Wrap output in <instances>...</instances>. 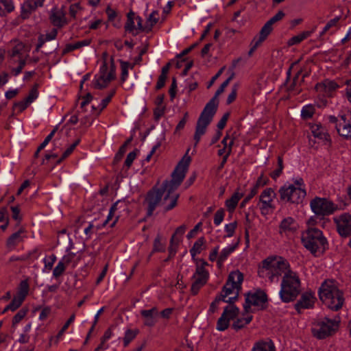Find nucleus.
Listing matches in <instances>:
<instances>
[{
  "mask_svg": "<svg viewBox=\"0 0 351 351\" xmlns=\"http://www.w3.org/2000/svg\"><path fill=\"white\" fill-rule=\"evenodd\" d=\"M234 74L232 73V75L221 84L214 97L206 104L203 111L201 112L195 127V132L194 134V140L195 141V145H197L201 136L206 132V128L212 121L217 112L219 104L217 97L224 91L225 88L229 84L230 82L234 77Z\"/></svg>",
  "mask_w": 351,
  "mask_h": 351,
  "instance_id": "f03ea898",
  "label": "nucleus"
},
{
  "mask_svg": "<svg viewBox=\"0 0 351 351\" xmlns=\"http://www.w3.org/2000/svg\"><path fill=\"white\" fill-rule=\"evenodd\" d=\"M118 204H119V202H117L112 204V206H111V208L110 209L109 214H108V216L107 217V219L105 221H104V222L101 225L98 224L97 226V229H99V228L106 226V224L108 223V221L114 216V211L117 210V206Z\"/></svg>",
  "mask_w": 351,
  "mask_h": 351,
  "instance_id": "79ce46f5",
  "label": "nucleus"
},
{
  "mask_svg": "<svg viewBox=\"0 0 351 351\" xmlns=\"http://www.w3.org/2000/svg\"><path fill=\"white\" fill-rule=\"evenodd\" d=\"M252 351H275V347L271 341H261L254 344Z\"/></svg>",
  "mask_w": 351,
  "mask_h": 351,
  "instance_id": "a878e982",
  "label": "nucleus"
},
{
  "mask_svg": "<svg viewBox=\"0 0 351 351\" xmlns=\"http://www.w3.org/2000/svg\"><path fill=\"white\" fill-rule=\"evenodd\" d=\"M14 6L11 0H0V16H3L6 12L14 10Z\"/></svg>",
  "mask_w": 351,
  "mask_h": 351,
  "instance_id": "473e14b6",
  "label": "nucleus"
},
{
  "mask_svg": "<svg viewBox=\"0 0 351 351\" xmlns=\"http://www.w3.org/2000/svg\"><path fill=\"white\" fill-rule=\"evenodd\" d=\"M338 134L345 138H351V124L346 122V115L340 117V121L335 125Z\"/></svg>",
  "mask_w": 351,
  "mask_h": 351,
  "instance_id": "412c9836",
  "label": "nucleus"
},
{
  "mask_svg": "<svg viewBox=\"0 0 351 351\" xmlns=\"http://www.w3.org/2000/svg\"><path fill=\"white\" fill-rule=\"evenodd\" d=\"M138 149H136L133 152H130L125 160V165L129 168L131 167L134 160L136 158V154L138 152Z\"/></svg>",
  "mask_w": 351,
  "mask_h": 351,
  "instance_id": "3c124183",
  "label": "nucleus"
},
{
  "mask_svg": "<svg viewBox=\"0 0 351 351\" xmlns=\"http://www.w3.org/2000/svg\"><path fill=\"white\" fill-rule=\"evenodd\" d=\"M29 291V283L27 282V280H22L19 287V291L17 292L18 296H20L23 298H25L27 295L28 294Z\"/></svg>",
  "mask_w": 351,
  "mask_h": 351,
  "instance_id": "4c0bfd02",
  "label": "nucleus"
},
{
  "mask_svg": "<svg viewBox=\"0 0 351 351\" xmlns=\"http://www.w3.org/2000/svg\"><path fill=\"white\" fill-rule=\"evenodd\" d=\"M315 298L311 293L306 292L301 295L300 299L295 305V309L300 312V308H309L313 306Z\"/></svg>",
  "mask_w": 351,
  "mask_h": 351,
  "instance_id": "4be33fe9",
  "label": "nucleus"
},
{
  "mask_svg": "<svg viewBox=\"0 0 351 351\" xmlns=\"http://www.w3.org/2000/svg\"><path fill=\"white\" fill-rule=\"evenodd\" d=\"M300 292V281L295 273L289 270L282 278L280 296L282 302H289L296 299Z\"/></svg>",
  "mask_w": 351,
  "mask_h": 351,
  "instance_id": "423d86ee",
  "label": "nucleus"
},
{
  "mask_svg": "<svg viewBox=\"0 0 351 351\" xmlns=\"http://www.w3.org/2000/svg\"><path fill=\"white\" fill-rule=\"evenodd\" d=\"M302 242L304 246L313 254L317 252L323 253L327 245V241L323 236L322 232L315 228H309L302 234Z\"/></svg>",
  "mask_w": 351,
  "mask_h": 351,
  "instance_id": "0eeeda50",
  "label": "nucleus"
},
{
  "mask_svg": "<svg viewBox=\"0 0 351 351\" xmlns=\"http://www.w3.org/2000/svg\"><path fill=\"white\" fill-rule=\"evenodd\" d=\"M66 269V267L60 262L56 265L53 271V276L55 278H58L63 274Z\"/></svg>",
  "mask_w": 351,
  "mask_h": 351,
  "instance_id": "864d4df0",
  "label": "nucleus"
},
{
  "mask_svg": "<svg viewBox=\"0 0 351 351\" xmlns=\"http://www.w3.org/2000/svg\"><path fill=\"white\" fill-rule=\"evenodd\" d=\"M224 210L223 208L219 209L215 214L214 217V223L216 226L219 225L222 221L223 220L224 217Z\"/></svg>",
  "mask_w": 351,
  "mask_h": 351,
  "instance_id": "5fc2aeb1",
  "label": "nucleus"
},
{
  "mask_svg": "<svg viewBox=\"0 0 351 351\" xmlns=\"http://www.w3.org/2000/svg\"><path fill=\"white\" fill-rule=\"evenodd\" d=\"M285 14L283 11L279 10L273 17H271L261 28L258 38L255 37L252 41L251 42V48L248 52V55L251 56L254 51L257 49V47L267 38V36L271 32L273 28L272 25L282 20L285 16Z\"/></svg>",
  "mask_w": 351,
  "mask_h": 351,
  "instance_id": "1a4fd4ad",
  "label": "nucleus"
},
{
  "mask_svg": "<svg viewBox=\"0 0 351 351\" xmlns=\"http://www.w3.org/2000/svg\"><path fill=\"white\" fill-rule=\"evenodd\" d=\"M38 8V5L33 0L26 1L22 6V16L23 19L28 17V16Z\"/></svg>",
  "mask_w": 351,
  "mask_h": 351,
  "instance_id": "bb28decb",
  "label": "nucleus"
},
{
  "mask_svg": "<svg viewBox=\"0 0 351 351\" xmlns=\"http://www.w3.org/2000/svg\"><path fill=\"white\" fill-rule=\"evenodd\" d=\"M315 113V108L312 106H306L302 110L301 115L303 119L311 118Z\"/></svg>",
  "mask_w": 351,
  "mask_h": 351,
  "instance_id": "49530a36",
  "label": "nucleus"
},
{
  "mask_svg": "<svg viewBox=\"0 0 351 351\" xmlns=\"http://www.w3.org/2000/svg\"><path fill=\"white\" fill-rule=\"evenodd\" d=\"M139 330L138 329L130 330L128 329L125 331V336L123 338V345L127 347L129 343L136 337L138 334Z\"/></svg>",
  "mask_w": 351,
  "mask_h": 351,
  "instance_id": "e433bc0d",
  "label": "nucleus"
},
{
  "mask_svg": "<svg viewBox=\"0 0 351 351\" xmlns=\"http://www.w3.org/2000/svg\"><path fill=\"white\" fill-rule=\"evenodd\" d=\"M165 106H157L154 110V117L156 121H158L165 114Z\"/></svg>",
  "mask_w": 351,
  "mask_h": 351,
  "instance_id": "4d7b16f0",
  "label": "nucleus"
},
{
  "mask_svg": "<svg viewBox=\"0 0 351 351\" xmlns=\"http://www.w3.org/2000/svg\"><path fill=\"white\" fill-rule=\"evenodd\" d=\"M337 88L338 85L335 82L328 80L317 83L315 86L316 91L322 93L324 96H330L331 93Z\"/></svg>",
  "mask_w": 351,
  "mask_h": 351,
  "instance_id": "aec40b11",
  "label": "nucleus"
},
{
  "mask_svg": "<svg viewBox=\"0 0 351 351\" xmlns=\"http://www.w3.org/2000/svg\"><path fill=\"white\" fill-rule=\"evenodd\" d=\"M80 3H76L74 4L71 5L69 8V14L71 16L73 19L76 18V14L77 12V10H80Z\"/></svg>",
  "mask_w": 351,
  "mask_h": 351,
  "instance_id": "680f3d73",
  "label": "nucleus"
},
{
  "mask_svg": "<svg viewBox=\"0 0 351 351\" xmlns=\"http://www.w3.org/2000/svg\"><path fill=\"white\" fill-rule=\"evenodd\" d=\"M319 297L322 302L332 311L339 310L344 302L343 293L333 280H326L319 289Z\"/></svg>",
  "mask_w": 351,
  "mask_h": 351,
  "instance_id": "7ed1b4c3",
  "label": "nucleus"
},
{
  "mask_svg": "<svg viewBox=\"0 0 351 351\" xmlns=\"http://www.w3.org/2000/svg\"><path fill=\"white\" fill-rule=\"evenodd\" d=\"M340 19V16H337L333 19L330 20L327 24L324 27L322 32H321V36L324 35L326 32H328L331 27L337 25V23Z\"/></svg>",
  "mask_w": 351,
  "mask_h": 351,
  "instance_id": "8fccbe9b",
  "label": "nucleus"
},
{
  "mask_svg": "<svg viewBox=\"0 0 351 351\" xmlns=\"http://www.w3.org/2000/svg\"><path fill=\"white\" fill-rule=\"evenodd\" d=\"M205 243V239L204 237L199 238L194 243L192 248L190 250L191 256L194 258L195 256L199 254L202 250V246Z\"/></svg>",
  "mask_w": 351,
  "mask_h": 351,
  "instance_id": "c9c22d12",
  "label": "nucleus"
},
{
  "mask_svg": "<svg viewBox=\"0 0 351 351\" xmlns=\"http://www.w3.org/2000/svg\"><path fill=\"white\" fill-rule=\"evenodd\" d=\"M74 256L75 254L72 253L64 255L60 262L66 267L72 261Z\"/></svg>",
  "mask_w": 351,
  "mask_h": 351,
  "instance_id": "774afa93",
  "label": "nucleus"
},
{
  "mask_svg": "<svg viewBox=\"0 0 351 351\" xmlns=\"http://www.w3.org/2000/svg\"><path fill=\"white\" fill-rule=\"evenodd\" d=\"M283 168H284V166H283L282 157L279 156L278 157V168L275 171H274L273 172H271L270 173V176L273 179L276 180L282 173Z\"/></svg>",
  "mask_w": 351,
  "mask_h": 351,
  "instance_id": "ea45409f",
  "label": "nucleus"
},
{
  "mask_svg": "<svg viewBox=\"0 0 351 351\" xmlns=\"http://www.w3.org/2000/svg\"><path fill=\"white\" fill-rule=\"evenodd\" d=\"M24 232V228H21L17 232L11 234L6 241L7 247L10 250H13L19 242L22 241L21 234Z\"/></svg>",
  "mask_w": 351,
  "mask_h": 351,
  "instance_id": "b1692460",
  "label": "nucleus"
},
{
  "mask_svg": "<svg viewBox=\"0 0 351 351\" xmlns=\"http://www.w3.org/2000/svg\"><path fill=\"white\" fill-rule=\"evenodd\" d=\"M236 227H237L236 221L226 225L225 230L228 233V234H227L228 237L233 236L235 229H236Z\"/></svg>",
  "mask_w": 351,
  "mask_h": 351,
  "instance_id": "052dcab7",
  "label": "nucleus"
},
{
  "mask_svg": "<svg viewBox=\"0 0 351 351\" xmlns=\"http://www.w3.org/2000/svg\"><path fill=\"white\" fill-rule=\"evenodd\" d=\"M180 240L175 241V234H173L170 240V246L169 247V252L170 256H173L176 253V247Z\"/></svg>",
  "mask_w": 351,
  "mask_h": 351,
  "instance_id": "09e8293b",
  "label": "nucleus"
},
{
  "mask_svg": "<svg viewBox=\"0 0 351 351\" xmlns=\"http://www.w3.org/2000/svg\"><path fill=\"white\" fill-rule=\"evenodd\" d=\"M132 141V136L130 137L128 139H127L125 143L120 147L118 152L116 154L114 160H113V165L117 164L123 158L124 154L126 152V147L127 146L131 143Z\"/></svg>",
  "mask_w": 351,
  "mask_h": 351,
  "instance_id": "2f4dec72",
  "label": "nucleus"
},
{
  "mask_svg": "<svg viewBox=\"0 0 351 351\" xmlns=\"http://www.w3.org/2000/svg\"><path fill=\"white\" fill-rule=\"evenodd\" d=\"M199 261L202 262V265H197L196 271L194 275L193 276V278H205V279L208 280L209 274L208 272L204 268L205 266L208 265V263L203 259L199 260Z\"/></svg>",
  "mask_w": 351,
  "mask_h": 351,
  "instance_id": "7c9ffc66",
  "label": "nucleus"
},
{
  "mask_svg": "<svg viewBox=\"0 0 351 351\" xmlns=\"http://www.w3.org/2000/svg\"><path fill=\"white\" fill-rule=\"evenodd\" d=\"M339 234L346 237L351 234V215L344 213L334 218Z\"/></svg>",
  "mask_w": 351,
  "mask_h": 351,
  "instance_id": "dca6fc26",
  "label": "nucleus"
},
{
  "mask_svg": "<svg viewBox=\"0 0 351 351\" xmlns=\"http://www.w3.org/2000/svg\"><path fill=\"white\" fill-rule=\"evenodd\" d=\"M80 141V139H77L72 145H71L69 147H68L62 154L61 158L57 161V163L59 164L65 158H66L73 152L76 146L79 144Z\"/></svg>",
  "mask_w": 351,
  "mask_h": 351,
  "instance_id": "a19ab883",
  "label": "nucleus"
},
{
  "mask_svg": "<svg viewBox=\"0 0 351 351\" xmlns=\"http://www.w3.org/2000/svg\"><path fill=\"white\" fill-rule=\"evenodd\" d=\"M310 206L317 216L329 215L333 213L337 206L326 198L316 197L311 201Z\"/></svg>",
  "mask_w": 351,
  "mask_h": 351,
  "instance_id": "ddd939ff",
  "label": "nucleus"
},
{
  "mask_svg": "<svg viewBox=\"0 0 351 351\" xmlns=\"http://www.w3.org/2000/svg\"><path fill=\"white\" fill-rule=\"evenodd\" d=\"M49 20L53 25L59 28L62 27L67 23L65 18V13L62 10H60L56 8L51 10Z\"/></svg>",
  "mask_w": 351,
  "mask_h": 351,
  "instance_id": "6ab92c4d",
  "label": "nucleus"
},
{
  "mask_svg": "<svg viewBox=\"0 0 351 351\" xmlns=\"http://www.w3.org/2000/svg\"><path fill=\"white\" fill-rule=\"evenodd\" d=\"M268 179L267 178H264L263 174H261V176L258 178L256 184L253 186V188H256V190L258 191V189L260 186H263L267 183Z\"/></svg>",
  "mask_w": 351,
  "mask_h": 351,
  "instance_id": "e2e57ef3",
  "label": "nucleus"
},
{
  "mask_svg": "<svg viewBox=\"0 0 351 351\" xmlns=\"http://www.w3.org/2000/svg\"><path fill=\"white\" fill-rule=\"evenodd\" d=\"M121 68V81L124 82L128 75V67L130 66L129 62L120 60Z\"/></svg>",
  "mask_w": 351,
  "mask_h": 351,
  "instance_id": "a18cd8bd",
  "label": "nucleus"
},
{
  "mask_svg": "<svg viewBox=\"0 0 351 351\" xmlns=\"http://www.w3.org/2000/svg\"><path fill=\"white\" fill-rule=\"evenodd\" d=\"M114 94H115V90H112L108 96L101 101V102L100 104V106H101V110H102L104 108H105L106 107V106L110 101L112 97L114 96Z\"/></svg>",
  "mask_w": 351,
  "mask_h": 351,
  "instance_id": "0e129e2a",
  "label": "nucleus"
},
{
  "mask_svg": "<svg viewBox=\"0 0 351 351\" xmlns=\"http://www.w3.org/2000/svg\"><path fill=\"white\" fill-rule=\"evenodd\" d=\"M58 35V30L53 28L50 33L47 34L45 36L40 34L38 38V44L36 45L35 51L38 52L40 49L46 41L53 40Z\"/></svg>",
  "mask_w": 351,
  "mask_h": 351,
  "instance_id": "393cba45",
  "label": "nucleus"
},
{
  "mask_svg": "<svg viewBox=\"0 0 351 351\" xmlns=\"http://www.w3.org/2000/svg\"><path fill=\"white\" fill-rule=\"evenodd\" d=\"M289 269V263L281 256H269L263 261L262 268L258 270L261 277L267 276L271 282L275 277L285 274Z\"/></svg>",
  "mask_w": 351,
  "mask_h": 351,
  "instance_id": "39448f33",
  "label": "nucleus"
},
{
  "mask_svg": "<svg viewBox=\"0 0 351 351\" xmlns=\"http://www.w3.org/2000/svg\"><path fill=\"white\" fill-rule=\"evenodd\" d=\"M164 250V245L160 241V237L159 235H158L154 241V247H153V252H161Z\"/></svg>",
  "mask_w": 351,
  "mask_h": 351,
  "instance_id": "6e6d98bb",
  "label": "nucleus"
},
{
  "mask_svg": "<svg viewBox=\"0 0 351 351\" xmlns=\"http://www.w3.org/2000/svg\"><path fill=\"white\" fill-rule=\"evenodd\" d=\"M58 130V127H55L51 133L45 138L44 141L38 146V151H41L45 147V146L49 143V142L51 140L55 133Z\"/></svg>",
  "mask_w": 351,
  "mask_h": 351,
  "instance_id": "603ef678",
  "label": "nucleus"
},
{
  "mask_svg": "<svg viewBox=\"0 0 351 351\" xmlns=\"http://www.w3.org/2000/svg\"><path fill=\"white\" fill-rule=\"evenodd\" d=\"M239 313V309L235 305L225 307L223 313L217 322V329L219 331L226 330L230 326V320L234 319Z\"/></svg>",
  "mask_w": 351,
  "mask_h": 351,
  "instance_id": "4468645a",
  "label": "nucleus"
},
{
  "mask_svg": "<svg viewBox=\"0 0 351 351\" xmlns=\"http://www.w3.org/2000/svg\"><path fill=\"white\" fill-rule=\"evenodd\" d=\"M27 313V309L21 308L19 310L12 319V326L19 324L25 317Z\"/></svg>",
  "mask_w": 351,
  "mask_h": 351,
  "instance_id": "c03bdc74",
  "label": "nucleus"
},
{
  "mask_svg": "<svg viewBox=\"0 0 351 351\" xmlns=\"http://www.w3.org/2000/svg\"><path fill=\"white\" fill-rule=\"evenodd\" d=\"M158 12L157 11L152 12V13L149 14L146 22L147 30H149L150 32L153 26L158 23Z\"/></svg>",
  "mask_w": 351,
  "mask_h": 351,
  "instance_id": "58836bf2",
  "label": "nucleus"
},
{
  "mask_svg": "<svg viewBox=\"0 0 351 351\" xmlns=\"http://www.w3.org/2000/svg\"><path fill=\"white\" fill-rule=\"evenodd\" d=\"M177 88V81L176 77L172 78V82L169 90L171 100L173 101L176 97Z\"/></svg>",
  "mask_w": 351,
  "mask_h": 351,
  "instance_id": "13d9d810",
  "label": "nucleus"
},
{
  "mask_svg": "<svg viewBox=\"0 0 351 351\" xmlns=\"http://www.w3.org/2000/svg\"><path fill=\"white\" fill-rule=\"evenodd\" d=\"M243 281V275L241 271L236 270L230 272L219 295L222 301L229 303L230 305H234V302L238 299L239 291L241 290Z\"/></svg>",
  "mask_w": 351,
  "mask_h": 351,
  "instance_id": "20e7f679",
  "label": "nucleus"
},
{
  "mask_svg": "<svg viewBox=\"0 0 351 351\" xmlns=\"http://www.w3.org/2000/svg\"><path fill=\"white\" fill-rule=\"evenodd\" d=\"M189 152V149H187L182 159L177 165L171 174L172 179L171 180H166L162 182V184L167 189V193L164 196L162 204H165L168 199H170L169 204H167L164 208L165 211L173 209L177 204L179 194L173 193L181 184L185 177L191 160V157L188 156Z\"/></svg>",
  "mask_w": 351,
  "mask_h": 351,
  "instance_id": "f257e3e1",
  "label": "nucleus"
},
{
  "mask_svg": "<svg viewBox=\"0 0 351 351\" xmlns=\"http://www.w3.org/2000/svg\"><path fill=\"white\" fill-rule=\"evenodd\" d=\"M275 196L276 193L271 188H267L262 192L259 198L261 203L260 208L262 210V213H264V211L268 208H273L271 202Z\"/></svg>",
  "mask_w": 351,
  "mask_h": 351,
  "instance_id": "f3484780",
  "label": "nucleus"
},
{
  "mask_svg": "<svg viewBox=\"0 0 351 351\" xmlns=\"http://www.w3.org/2000/svg\"><path fill=\"white\" fill-rule=\"evenodd\" d=\"M38 84H34L28 96L25 99L27 101V103L29 104L38 97Z\"/></svg>",
  "mask_w": 351,
  "mask_h": 351,
  "instance_id": "de8ad7c7",
  "label": "nucleus"
},
{
  "mask_svg": "<svg viewBox=\"0 0 351 351\" xmlns=\"http://www.w3.org/2000/svg\"><path fill=\"white\" fill-rule=\"evenodd\" d=\"M229 116H230V112H226L223 117H221V119H220V121H219V123H217V128L219 130H223L226 125V122L229 118Z\"/></svg>",
  "mask_w": 351,
  "mask_h": 351,
  "instance_id": "bf43d9fd",
  "label": "nucleus"
},
{
  "mask_svg": "<svg viewBox=\"0 0 351 351\" xmlns=\"http://www.w3.org/2000/svg\"><path fill=\"white\" fill-rule=\"evenodd\" d=\"M194 282L192 283L191 292L192 295H195L198 293L199 289L206 283L207 279L205 278H193Z\"/></svg>",
  "mask_w": 351,
  "mask_h": 351,
  "instance_id": "c756f323",
  "label": "nucleus"
},
{
  "mask_svg": "<svg viewBox=\"0 0 351 351\" xmlns=\"http://www.w3.org/2000/svg\"><path fill=\"white\" fill-rule=\"evenodd\" d=\"M189 113L186 112L184 114L183 118L180 121L178 124L176 128V132L182 130L184 128V125L188 120Z\"/></svg>",
  "mask_w": 351,
  "mask_h": 351,
  "instance_id": "69168bd1",
  "label": "nucleus"
},
{
  "mask_svg": "<svg viewBox=\"0 0 351 351\" xmlns=\"http://www.w3.org/2000/svg\"><path fill=\"white\" fill-rule=\"evenodd\" d=\"M298 225L292 217L284 219L279 226L280 234L289 235L294 233L298 229Z\"/></svg>",
  "mask_w": 351,
  "mask_h": 351,
  "instance_id": "a211bd4d",
  "label": "nucleus"
},
{
  "mask_svg": "<svg viewBox=\"0 0 351 351\" xmlns=\"http://www.w3.org/2000/svg\"><path fill=\"white\" fill-rule=\"evenodd\" d=\"M238 245V243H236L233 245H230L226 248H224L220 253L219 257L221 258V260H224L226 261V258H228V256L232 253L233 252L235 249L237 248Z\"/></svg>",
  "mask_w": 351,
  "mask_h": 351,
  "instance_id": "37998d69",
  "label": "nucleus"
},
{
  "mask_svg": "<svg viewBox=\"0 0 351 351\" xmlns=\"http://www.w3.org/2000/svg\"><path fill=\"white\" fill-rule=\"evenodd\" d=\"M243 197L242 193L235 192L232 197L226 201V206L230 212H232L237 206L238 202Z\"/></svg>",
  "mask_w": 351,
  "mask_h": 351,
  "instance_id": "cd10ccee",
  "label": "nucleus"
},
{
  "mask_svg": "<svg viewBox=\"0 0 351 351\" xmlns=\"http://www.w3.org/2000/svg\"><path fill=\"white\" fill-rule=\"evenodd\" d=\"M312 133L315 138H317L324 141H329V135L326 133L324 130L319 125L312 127Z\"/></svg>",
  "mask_w": 351,
  "mask_h": 351,
  "instance_id": "f704fd0d",
  "label": "nucleus"
},
{
  "mask_svg": "<svg viewBox=\"0 0 351 351\" xmlns=\"http://www.w3.org/2000/svg\"><path fill=\"white\" fill-rule=\"evenodd\" d=\"M99 74V77L95 81L94 87L97 89L101 90L106 88L108 84L116 78V66L113 57L110 58V67L109 71L107 62L104 60L100 68Z\"/></svg>",
  "mask_w": 351,
  "mask_h": 351,
  "instance_id": "9b49d317",
  "label": "nucleus"
},
{
  "mask_svg": "<svg viewBox=\"0 0 351 351\" xmlns=\"http://www.w3.org/2000/svg\"><path fill=\"white\" fill-rule=\"evenodd\" d=\"M339 321L324 317L323 320L317 321L311 328L313 335L318 339H324L332 335L339 328Z\"/></svg>",
  "mask_w": 351,
  "mask_h": 351,
  "instance_id": "6e6552de",
  "label": "nucleus"
},
{
  "mask_svg": "<svg viewBox=\"0 0 351 351\" xmlns=\"http://www.w3.org/2000/svg\"><path fill=\"white\" fill-rule=\"evenodd\" d=\"M267 301V294L262 290H257L253 293H248L246 294L245 302L243 305L244 311L248 313L252 305L263 306Z\"/></svg>",
  "mask_w": 351,
  "mask_h": 351,
  "instance_id": "2eb2a0df",
  "label": "nucleus"
},
{
  "mask_svg": "<svg viewBox=\"0 0 351 351\" xmlns=\"http://www.w3.org/2000/svg\"><path fill=\"white\" fill-rule=\"evenodd\" d=\"M280 197L282 201L292 204H300L306 196V191L301 187H296L293 184L283 186L279 189Z\"/></svg>",
  "mask_w": 351,
  "mask_h": 351,
  "instance_id": "9d476101",
  "label": "nucleus"
},
{
  "mask_svg": "<svg viewBox=\"0 0 351 351\" xmlns=\"http://www.w3.org/2000/svg\"><path fill=\"white\" fill-rule=\"evenodd\" d=\"M24 300V298L20 296H14L11 302L4 308L3 313H5L8 310H10L12 311H16L21 306Z\"/></svg>",
  "mask_w": 351,
  "mask_h": 351,
  "instance_id": "72a5a7b5",
  "label": "nucleus"
},
{
  "mask_svg": "<svg viewBox=\"0 0 351 351\" xmlns=\"http://www.w3.org/2000/svg\"><path fill=\"white\" fill-rule=\"evenodd\" d=\"M257 191L256 188H252L250 191V193L245 197L243 202L241 204V206H244V205L248 202L256 193Z\"/></svg>",
  "mask_w": 351,
  "mask_h": 351,
  "instance_id": "338daca9",
  "label": "nucleus"
},
{
  "mask_svg": "<svg viewBox=\"0 0 351 351\" xmlns=\"http://www.w3.org/2000/svg\"><path fill=\"white\" fill-rule=\"evenodd\" d=\"M158 312L156 307H153L149 310H142L141 315L145 319L144 324L152 327L156 323L155 317L158 315Z\"/></svg>",
  "mask_w": 351,
  "mask_h": 351,
  "instance_id": "5701e85b",
  "label": "nucleus"
},
{
  "mask_svg": "<svg viewBox=\"0 0 351 351\" xmlns=\"http://www.w3.org/2000/svg\"><path fill=\"white\" fill-rule=\"evenodd\" d=\"M165 191L167 192V189L162 184L160 188L154 186L147 192L145 199V204H147V217H151L156 208L162 202Z\"/></svg>",
  "mask_w": 351,
  "mask_h": 351,
  "instance_id": "f8f14e48",
  "label": "nucleus"
},
{
  "mask_svg": "<svg viewBox=\"0 0 351 351\" xmlns=\"http://www.w3.org/2000/svg\"><path fill=\"white\" fill-rule=\"evenodd\" d=\"M252 319V315H247L244 318H237L232 324V328L235 330L243 328L246 325L250 323Z\"/></svg>",
  "mask_w": 351,
  "mask_h": 351,
  "instance_id": "c85d7f7f",
  "label": "nucleus"
}]
</instances>
